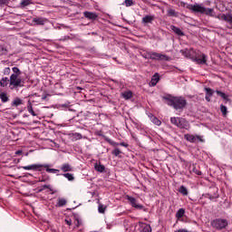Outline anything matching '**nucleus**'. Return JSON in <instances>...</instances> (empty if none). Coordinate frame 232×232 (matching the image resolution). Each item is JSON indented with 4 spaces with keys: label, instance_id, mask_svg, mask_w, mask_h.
I'll return each instance as SVG.
<instances>
[{
    "label": "nucleus",
    "instance_id": "obj_44",
    "mask_svg": "<svg viewBox=\"0 0 232 232\" xmlns=\"http://www.w3.org/2000/svg\"><path fill=\"white\" fill-rule=\"evenodd\" d=\"M4 73L5 75H10V67L5 68Z\"/></svg>",
    "mask_w": 232,
    "mask_h": 232
},
{
    "label": "nucleus",
    "instance_id": "obj_26",
    "mask_svg": "<svg viewBox=\"0 0 232 232\" xmlns=\"http://www.w3.org/2000/svg\"><path fill=\"white\" fill-rule=\"evenodd\" d=\"M27 111H29V113H31V115H33V117H36L37 116L35 111H34V108L32 107V102H29V103L27 105Z\"/></svg>",
    "mask_w": 232,
    "mask_h": 232
},
{
    "label": "nucleus",
    "instance_id": "obj_10",
    "mask_svg": "<svg viewBox=\"0 0 232 232\" xmlns=\"http://www.w3.org/2000/svg\"><path fill=\"white\" fill-rule=\"evenodd\" d=\"M218 19H219L220 21H226V23H228L231 25L232 28V15L231 14H218Z\"/></svg>",
    "mask_w": 232,
    "mask_h": 232
},
{
    "label": "nucleus",
    "instance_id": "obj_41",
    "mask_svg": "<svg viewBox=\"0 0 232 232\" xmlns=\"http://www.w3.org/2000/svg\"><path fill=\"white\" fill-rule=\"evenodd\" d=\"M43 189H50V191H52V188L50 185H44L39 191L41 192L43 191Z\"/></svg>",
    "mask_w": 232,
    "mask_h": 232
},
{
    "label": "nucleus",
    "instance_id": "obj_34",
    "mask_svg": "<svg viewBox=\"0 0 232 232\" xmlns=\"http://www.w3.org/2000/svg\"><path fill=\"white\" fill-rule=\"evenodd\" d=\"M220 111L223 113L224 116L227 115V107L225 105H220Z\"/></svg>",
    "mask_w": 232,
    "mask_h": 232
},
{
    "label": "nucleus",
    "instance_id": "obj_46",
    "mask_svg": "<svg viewBox=\"0 0 232 232\" xmlns=\"http://www.w3.org/2000/svg\"><path fill=\"white\" fill-rule=\"evenodd\" d=\"M194 173H196V175H202V171L196 170L195 169H194Z\"/></svg>",
    "mask_w": 232,
    "mask_h": 232
},
{
    "label": "nucleus",
    "instance_id": "obj_25",
    "mask_svg": "<svg viewBox=\"0 0 232 232\" xmlns=\"http://www.w3.org/2000/svg\"><path fill=\"white\" fill-rule=\"evenodd\" d=\"M94 169H96V171H99L100 173H102L104 169H106L104 165L97 164V163L94 165Z\"/></svg>",
    "mask_w": 232,
    "mask_h": 232
},
{
    "label": "nucleus",
    "instance_id": "obj_33",
    "mask_svg": "<svg viewBox=\"0 0 232 232\" xmlns=\"http://www.w3.org/2000/svg\"><path fill=\"white\" fill-rule=\"evenodd\" d=\"M98 211L99 213H105L106 206L102 205V203H99Z\"/></svg>",
    "mask_w": 232,
    "mask_h": 232
},
{
    "label": "nucleus",
    "instance_id": "obj_40",
    "mask_svg": "<svg viewBox=\"0 0 232 232\" xmlns=\"http://www.w3.org/2000/svg\"><path fill=\"white\" fill-rule=\"evenodd\" d=\"M208 195V198H209V200H215V198H218V195H211V194H207Z\"/></svg>",
    "mask_w": 232,
    "mask_h": 232
},
{
    "label": "nucleus",
    "instance_id": "obj_21",
    "mask_svg": "<svg viewBox=\"0 0 232 232\" xmlns=\"http://www.w3.org/2000/svg\"><path fill=\"white\" fill-rule=\"evenodd\" d=\"M8 82H10V79H8V77H4L0 80V86L5 88L8 86Z\"/></svg>",
    "mask_w": 232,
    "mask_h": 232
},
{
    "label": "nucleus",
    "instance_id": "obj_32",
    "mask_svg": "<svg viewBox=\"0 0 232 232\" xmlns=\"http://www.w3.org/2000/svg\"><path fill=\"white\" fill-rule=\"evenodd\" d=\"M23 104V100L19 98H15L13 102V106H21Z\"/></svg>",
    "mask_w": 232,
    "mask_h": 232
},
{
    "label": "nucleus",
    "instance_id": "obj_49",
    "mask_svg": "<svg viewBox=\"0 0 232 232\" xmlns=\"http://www.w3.org/2000/svg\"><path fill=\"white\" fill-rule=\"evenodd\" d=\"M23 154V150H16L15 151V155H22Z\"/></svg>",
    "mask_w": 232,
    "mask_h": 232
},
{
    "label": "nucleus",
    "instance_id": "obj_48",
    "mask_svg": "<svg viewBox=\"0 0 232 232\" xmlns=\"http://www.w3.org/2000/svg\"><path fill=\"white\" fill-rule=\"evenodd\" d=\"M65 222H66L67 226H72V221H71V219H70V220L65 219Z\"/></svg>",
    "mask_w": 232,
    "mask_h": 232
},
{
    "label": "nucleus",
    "instance_id": "obj_1",
    "mask_svg": "<svg viewBox=\"0 0 232 232\" xmlns=\"http://www.w3.org/2000/svg\"><path fill=\"white\" fill-rule=\"evenodd\" d=\"M187 8L188 10H190V12H193V14H202L205 15H209L210 17H215V11L213 8H206L202 6V5H188Z\"/></svg>",
    "mask_w": 232,
    "mask_h": 232
},
{
    "label": "nucleus",
    "instance_id": "obj_2",
    "mask_svg": "<svg viewBox=\"0 0 232 232\" xmlns=\"http://www.w3.org/2000/svg\"><path fill=\"white\" fill-rule=\"evenodd\" d=\"M166 100L168 106H172L174 110H179L180 111L188 105V102L184 97H169Z\"/></svg>",
    "mask_w": 232,
    "mask_h": 232
},
{
    "label": "nucleus",
    "instance_id": "obj_42",
    "mask_svg": "<svg viewBox=\"0 0 232 232\" xmlns=\"http://www.w3.org/2000/svg\"><path fill=\"white\" fill-rule=\"evenodd\" d=\"M73 137H75V138L78 139V140H81V139H82V134L78 133V132H75V133L73 134Z\"/></svg>",
    "mask_w": 232,
    "mask_h": 232
},
{
    "label": "nucleus",
    "instance_id": "obj_52",
    "mask_svg": "<svg viewBox=\"0 0 232 232\" xmlns=\"http://www.w3.org/2000/svg\"><path fill=\"white\" fill-rule=\"evenodd\" d=\"M46 99V97H43V100Z\"/></svg>",
    "mask_w": 232,
    "mask_h": 232
},
{
    "label": "nucleus",
    "instance_id": "obj_51",
    "mask_svg": "<svg viewBox=\"0 0 232 232\" xmlns=\"http://www.w3.org/2000/svg\"><path fill=\"white\" fill-rule=\"evenodd\" d=\"M41 182H44V179H42Z\"/></svg>",
    "mask_w": 232,
    "mask_h": 232
},
{
    "label": "nucleus",
    "instance_id": "obj_29",
    "mask_svg": "<svg viewBox=\"0 0 232 232\" xmlns=\"http://www.w3.org/2000/svg\"><path fill=\"white\" fill-rule=\"evenodd\" d=\"M168 14L170 16V17H178L179 14L175 11V9H168Z\"/></svg>",
    "mask_w": 232,
    "mask_h": 232
},
{
    "label": "nucleus",
    "instance_id": "obj_45",
    "mask_svg": "<svg viewBox=\"0 0 232 232\" xmlns=\"http://www.w3.org/2000/svg\"><path fill=\"white\" fill-rule=\"evenodd\" d=\"M123 146V148H128V143L126 142H121L120 144L119 143H116V146Z\"/></svg>",
    "mask_w": 232,
    "mask_h": 232
},
{
    "label": "nucleus",
    "instance_id": "obj_36",
    "mask_svg": "<svg viewBox=\"0 0 232 232\" xmlns=\"http://www.w3.org/2000/svg\"><path fill=\"white\" fill-rule=\"evenodd\" d=\"M141 232H151V227L148 224L144 225Z\"/></svg>",
    "mask_w": 232,
    "mask_h": 232
},
{
    "label": "nucleus",
    "instance_id": "obj_37",
    "mask_svg": "<svg viewBox=\"0 0 232 232\" xmlns=\"http://www.w3.org/2000/svg\"><path fill=\"white\" fill-rule=\"evenodd\" d=\"M112 155H114V157H119L121 155V153H122V151L119 149H115L114 150H112Z\"/></svg>",
    "mask_w": 232,
    "mask_h": 232
},
{
    "label": "nucleus",
    "instance_id": "obj_9",
    "mask_svg": "<svg viewBox=\"0 0 232 232\" xmlns=\"http://www.w3.org/2000/svg\"><path fill=\"white\" fill-rule=\"evenodd\" d=\"M180 53L184 55V57L193 59L195 57V50L193 49H184L180 51Z\"/></svg>",
    "mask_w": 232,
    "mask_h": 232
},
{
    "label": "nucleus",
    "instance_id": "obj_5",
    "mask_svg": "<svg viewBox=\"0 0 232 232\" xmlns=\"http://www.w3.org/2000/svg\"><path fill=\"white\" fill-rule=\"evenodd\" d=\"M227 219L224 218H216L213 219L210 223V225L215 228L218 230L226 229L227 227L228 226Z\"/></svg>",
    "mask_w": 232,
    "mask_h": 232
},
{
    "label": "nucleus",
    "instance_id": "obj_18",
    "mask_svg": "<svg viewBox=\"0 0 232 232\" xmlns=\"http://www.w3.org/2000/svg\"><path fill=\"white\" fill-rule=\"evenodd\" d=\"M159 81H160V77L159 76V73L154 74L150 81L151 86H157V82H159Z\"/></svg>",
    "mask_w": 232,
    "mask_h": 232
},
{
    "label": "nucleus",
    "instance_id": "obj_15",
    "mask_svg": "<svg viewBox=\"0 0 232 232\" xmlns=\"http://www.w3.org/2000/svg\"><path fill=\"white\" fill-rule=\"evenodd\" d=\"M193 61L197 62L198 64H206V54H202V56H194Z\"/></svg>",
    "mask_w": 232,
    "mask_h": 232
},
{
    "label": "nucleus",
    "instance_id": "obj_38",
    "mask_svg": "<svg viewBox=\"0 0 232 232\" xmlns=\"http://www.w3.org/2000/svg\"><path fill=\"white\" fill-rule=\"evenodd\" d=\"M205 92L208 97H213V90L211 88H205Z\"/></svg>",
    "mask_w": 232,
    "mask_h": 232
},
{
    "label": "nucleus",
    "instance_id": "obj_28",
    "mask_svg": "<svg viewBox=\"0 0 232 232\" xmlns=\"http://www.w3.org/2000/svg\"><path fill=\"white\" fill-rule=\"evenodd\" d=\"M30 5H32V0H22L20 3L21 8H24V6H28Z\"/></svg>",
    "mask_w": 232,
    "mask_h": 232
},
{
    "label": "nucleus",
    "instance_id": "obj_35",
    "mask_svg": "<svg viewBox=\"0 0 232 232\" xmlns=\"http://www.w3.org/2000/svg\"><path fill=\"white\" fill-rule=\"evenodd\" d=\"M179 193H181V195H184V196L188 195V188H186V187L184 186H181L179 188Z\"/></svg>",
    "mask_w": 232,
    "mask_h": 232
},
{
    "label": "nucleus",
    "instance_id": "obj_12",
    "mask_svg": "<svg viewBox=\"0 0 232 232\" xmlns=\"http://www.w3.org/2000/svg\"><path fill=\"white\" fill-rule=\"evenodd\" d=\"M42 168H43V165L41 164H33V165L22 167L23 169H25V170L33 169L34 171H41Z\"/></svg>",
    "mask_w": 232,
    "mask_h": 232
},
{
    "label": "nucleus",
    "instance_id": "obj_50",
    "mask_svg": "<svg viewBox=\"0 0 232 232\" xmlns=\"http://www.w3.org/2000/svg\"><path fill=\"white\" fill-rule=\"evenodd\" d=\"M77 227H79V220H77Z\"/></svg>",
    "mask_w": 232,
    "mask_h": 232
},
{
    "label": "nucleus",
    "instance_id": "obj_23",
    "mask_svg": "<svg viewBox=\"0 0 232 232\" xmlns=\"http://www.w3.org/2000/svg\"><path fill=\"white\" fill-rule=\"evenodd\" d=\"M43 168H45L47 173H59V169H50L49 165H43Z\"/></svg>",
    "mask_w": 232,
    "mask_h": 232
},
{
    "label": "nucleus",
    "instance_id": "obj_4",
    "mask_svg": "<svg viewBox=\"0 0 232 232\" xmlns=\"http://www.w3.org/2000/svg\"><path fill=\"white\" fill-rule=\"evenodd\" d=\"M171 124L177 126L178 128H181L183 130H188L189 128V123L186 121V119L179 118V117H172L170 118Z\"/></svg>",
    "mask_w": 232,
    "mask_h": 232
},
{
    "label": "nucleus",
    "instance_id": "obj_22",
    "mask_svg": "<svg viewBox=\"0 0 232 232\" xmlns=\"http://www.w3.org/2000/svg\"><path fill=\"white\" fill-rule=\"evenodd\" d=\"M66 198H59L56 203V208H63V206H66Z\"/></svg>",
    "mask_w": 232,
    "mask_h": 232
},
{
    "label": "nucleus",
    "instance_id": "obj_7",
    "mask_svg": "<svg viewBox=\"0 0 232 232\" xmlns=\"http://www.w3.org/2000/svg\"><path fill=\"white\" fill-rule=\"evenodd\" d=\"M126 198L127 200H129L130 206L132 208H135V209H144V206H142L141 204H139V202L135 198L130 196H126Z\"/></svg>",
    "mask_w": 232,
    "mask_h": 232
},
{
    "label": "nucleus",
    "instance_id": "obj_47",
    "mask_svg": "<svg viewBox=\"0 0 232 232\" xmlns=\"http://www.w3.org/2000/svg\"><path fill=\"white\" fill-rule=\"evenodd\" d=\"M205 99L208 101V102H209L211 101V96L206 95Z\"/></svg>",
    "mask_w": 232,
    "mask_h": 232
},
{
    "label": "nucleus",
    "instance_id": "obj_3",
    "mask_svg": "<svg viewBox=\"0 0 232 232\" xmlns=\"http://www.w3.org/2000/svg\"><path fill=\"white\" fill-rule=\"evenodd\" d=\"M13 74H11L9 78V84L13 88H22L24 86V81L21 79V70H19L17 67H13L12 69Z\"/></svg>",
    "mask_w": 232,
    "mask_h": 232
},
{
    "label": "nucleus",
    "instance_id": "obj_8",
    "mask_svg": "<svg viewBox=\"0 0 232 232\" xmlns=\"http://www.w3.org/2000/svg\"><path fill=\"white\" fill-rule=\"evenodd\" d=\"M185 140H188V142H197V140H199V142H204V140H202V137L199 135H193V134H185L184 135Z\"/></svg>",
    "mask_w": 232,
    "mask_h": 232
},
{
    "label": "nucleus",
    "instance_id": "obj_31",
    "mask_svg": "<svg viewBox=\"0 0 232 232\" xmlns=\"http://www.w3.org/2000/svg\"><path fill=\"white\" fill-rule=\"evenodd\" d=\"M0 99L2 102H8V96L5 92L0 93Z\"/></svg>",
    "mask_w": 232,
    "mask_h": 232
},
{
    "label": "nucleus",
    "instance_id": "obj_14",
    "mask_svg": "<svg viewBox=\"0 0 232 232\" xmlns=\"http://www.w3.org/2000/svg\"><path fill=\"white\" fill-rule=\"evenodd\" d=\"M155 21V15L147 14L141 19L143 24H151Z\"/></svg>",
    "mask_w": 232,
    "mask_h": 232
},
{
    "label": "nucleus",
    "instance_id": "obj_27",
    "mask_svg": "<svg viewBox=\"0 0 232 232\" xmlns=\"http://www.w3.org/2000/svg\"><path fill=\"white\" fill-rule=\"evenodd\" d=\"M151 122H153V124H156V126H160V124H162V121H160V120H159L157 117L152 116L150 118Z\"/></svg>",
    "mask_w": 232,
    "mask_h": 232
},
{
    "label": "nucleus",
    "instance_id": "obj_6",
    "mask_svg": "<svg viewBox=\"0 0 232 232\" xmlns=\"http://www.w3.org/2000/svg\"><path fill=\"white\" fill-rule=\"evenodd\" d=\"M150 59H152V61H169V58L165 55L159 53H151L150 55Z\"/></svg>",
    "mask_w": 232,
    "mask_h": 232
},
{
    "label": "nucleus",
    "instance_id": "obj_11",
    "mask_svg": "<svg viewBox=\"0 0 232 232\" xmlns=\"http://www.w3.org/2000/svg\"><path fill=\"white\" fill-rule=\"evenodd\" d=\"M48 22V19L43 17H35L33 19V23L36 26H44V24Z\"/></svg>",
    "mask_w": 232,
    "mask_h": 232
},
{
    "label": "nucleus",
    "instance_id": "obj_43",
    "mask_svg": "<svg viewBox=\"0 0 232 232\" xmlns=\"http://www.w3.org/2000/svg\"><path fill=\"white\" fill-rule=\"evenodd\" d=\"M10 0H0V6H3V5H8Z\"/></svg>",
    "mask_w": 232,
    "mask_h": 232
},
{
    "label": "nucleus",
    "instance_id": "obj_30",
    "mask_svg": "<svg viewBox=\"0 0 232 232\" xmlns=\"http://www.w3.org/2000/svg\"><path fill=\"white\" fill-rule=\"evenodd\" d=\"M63 177H65V179H67L71 182L75 180V177H73V174L64 173Z\"/></svg>",
    "mask_w": 232,
    "mask_h": 232
},
{
    "label": "nucleus",
    "instance_id": "obj_20",
    "mask_svg": "<svg viewBox=\"0 0 232 232\" xmlns=\"http://www.w3.org/2000/svg\"><path fill=\"white\" fill-rule=\"evenodd\" d=\"M216 93H218V95H220L226 103L231 102V100L227 97V95L226 93H224L220 91H217Z\"/></svg>",
    "mask_w": 232,
    "mask_h": 232
},
{
    "label": "nucleus",
    "instance_id": "obj_13",
    "mask_svg": "<svg viewBox=\"0 0 232 232\" xmlns=\"http://www.w3.org/2000/svg\"><path fill=\"white\" fill-rule=\"evenodd\" d=\"M84 17H86V19H89L90 21H95L99 18V14L96 13H92V12H88L85 11L83 13Z\"/></svg>",
    "mask_w": 232,
    "mask_h": 232
},
{
    "label": "nucleus",
    "instance_id": "obj_16",
    "mask_svg": "<svg viewBox=\"0 0 232 232\" xmlns=\"http://www.w3.org/2000/svg\"><path fill=\"white\" fill-rule=\"evenodd\" d=\"M61 171H63V173H67L70 171H73V167L70 165V163H64L60 168Z\"/></svg>",
    "mask_w": 232,
    "mask_h": 232
},
{
    "label": "nucleus",
    "instance_id": "obj_19",
    "mask_svg": "<svg viewBox=\"0 0 232 232\" xmlns=\"http://www.w3.org/2000/svg\"><path fill=\"white\" fill-rule=\"evenodd\" d=\"M170 29L172 30V32H174V34H176L177 35H184V32H182V30H180V28L175 26V25H171Z\"/></svg>",
    "mask_w": 232,
    "mask_h": 232
},
{
    "label": "nucleus",
    "instance_id": "obj_24",
    "mask_svg": "<svg viewBox=\"0 0 232 232\" xmlns=\"http://www.w3.org/2000/svg\"><path fill=\"white\" fill-rule=\"evenodd\" d=\"M186 213V209L179 208L176 213V218H182L184 217V214Z\"/></svg>",
    "mask_w": 232,
    "mask_h": 232
},
{
    "label": "nucleus",
    "instance_id": "obj_17",
    "mask_svg": "<svg viewBox=\"0 0 232 232\" xmlns=\"http://www.w3.org/2000/svg\"><path fill=\"white\" fill-rule=\"evenodd\" d=\"M121 97L125 99V101H130L131 97H133V92L131 91H125L121 92Z\"/></svg>",
    "mask_w": 232,
    "mask_h": 232
},
{
    "label": "nucleus",
    "instance_id": "obj_39",
    "mask_svg": "<svg viewBox=\"0 0 232 232\" xmlns=\"http://www.w3.org/2000/svg\"><path fill=\"white\" fill-rule=\"evenodd\" d=\"M124 4H125L126 6H132L133 0H125Z\"/></svg>",
    "mask_w": 232,
    "mask_h": 232
}]
</instances>
